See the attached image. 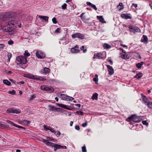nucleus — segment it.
<instances>
[{"label": "nucleus", "instance_id": "obj_26", "mask_svg": "<svg viewBox=\"0 0 152 152\" xmlns=\"http://www.w3.org/2000/svg\"><path fill=\"white\" fill-rule=\"evenodd\" d=\"M117 8L118 9L119 11H120L124 9V7L123 6V4L122 3H119V4L117 6Z\"/></svg>", "mask_w": 152, "mask_h": 152}, {"label": "nucleus", "instance_id": "obj_24", "mask_svg": "<svg viewBox=\"0 0 152 152\" xmlns=\"http://www.w3.org/2000/svg\"><path fill=\"white\" fill-rule=\"evenodd\" d=\"M22 124L24 125H27L30 123V121H27L26 120H23L21 122Z\"/></svg>", "mask_w": 152, "mask_h": 152}, {"label": "nucleus", "instance_id": "obj_60", "mask_svg": "<svg viewBox=\"0 0 152 152\" xmlns=\"http://www.w3.org/2000/svg\"><path fill=\"white\" fill-rule=\"evenodd\" d=\"M24 83V82L23 81H21L18 84H20V85L23 84Z\"/></svg>", "mask_w": 152, "mask_h": 152}, {"label": "nucleus", "instance_id": "obj_3", "mask_svg": "<svg viewBox=\"0 0 152 152\" xmlns=\"http://www.w3.org/2000/svg\"><path fill=\"white\" fill-rule=\"evenodd\" d=\"M16 60L21 64H26L27 62L26 58L23 56H19L16 57Z\"/></svg>", "mask_w": 152, "mask_h": 152}, {"label": "nucleus", "instance_id": "obj_49", "mask_svg": "<svg viewBox=\"0 0 152 152\" xmlns=\"http://www.w3.org/2000/svg\"><path fill=\"white\" fill-rule=\"evenodd\" d=\"M8 43L10 45H12L13 43V42L12 40H10L8 41Z\"/></svg>", "mask_w": 152, "mask_h": 152}, {"label": "nucleus", "instance_id": "obj_16", "mask_svg": "<svg viewBox=\"0 0 152 152\" xmlns=\"http://www.w3.org/2000/svg\"><path fill=\"white\" fill-rule=\"evenodd\" d=\"M6 121L9 124H11L12 125L15 126H16L18 128H22V129H24V127H22V126H19V125H17L16 124H15L13 122H12L11 121H10L9 120H6Z\"/></svg>", "mask_w": 152, "mask_h": 152}, {"label": "nucleus", "instance_id": "obj_57", "mask_svg": "<svg viewBox=\"0 0 152 152\" xmlns=\"http://www.w3.org/2000/svg\"><path fill=\"white\" fill-rule=\"evenodd\" d=\"M86 4L90 6H91V5L92 4H91L89 2H87Z\"/></svg>", "mask_w": 152, "mask_h": 152}, {"label": "nucleus", "instance_id": "obj_55", "mask_svg": "<svg viewBox=\"0 0 152 152\" xmlns=\"http://www.w3.org/2000/svg\"><path fill=\"white\" fill-rule=\"evenodd\" d=\"M51 132H53L55 134L56 133V132L54 130V129L52 128H51V129H50V131Z\"/></svg>", "mask_w": 152, "mask_h": 152}, {"label": "nucleus", "instance_id": "obj_11", "mask_svg": "<svg viewBox=\"0 0 152 152\" xmlns=\"http://www.w3.org/2000/svg\"><path fill=\"white\" fill-rule=\"evenodd\" d=\"M54 151H56L57 149H66V147L65 146H61L57 144H55L54 146Z\"/></svg>", "mask_w": 152, "mask_h": 152}, {"label": "nucleus", "instance_id": "obj_17", "mask_svg": "<svg viewBox=\"0 0 152 152\" xmlns=\"http://www.w3.org/2000/svg\"><path fill=\"white\" fill-rule=\"evenodd\" d=\"M50 142L54 141V139L53 137H48L46 138V139H43V142Z\"/></svg>", "mask_w": 152, "mask_h": 152}, {"label": "nucleus", "instance_id": "obj_53", "mask_svg": "<svg viewBox=\"0 0 152 152\" xmlns=\"http://www.w3.org/2000/svg\"><path fill=\"white\" fill-rule=\"evenodd\" d=\"M87 125V122H85L82 124V126L83 127H86Z\"/></svg>", "mask_w": 152, "mask_h": 152}, {"label": "nucleus", "instance_id": "obj_1", "mask_svg": "<svg viewBox=\"0 0 152 152\" xmlns=\"http://www.w3.org/2000/svg\"><path fill=\"white\" fill-rule=\"evenodd\" d=\"M3 30L4 32H7L10 35L15 34L16 33L15 30L12 27H10L7 26V27H4Z\"/></svg>", "mask_w": 152, "mask_h": 152}, {"label": "nucleus", "instance_id": "obj_23", "mask_svg": "<svg viewBox=\"0 0 152 152\" xmlns=\"http://www.w3.org/2000/svg\"><path fill=\"white\" fill-rule=\"evenodd\" d=\"M142 96L144 102L145 103H147L148 104L149 102L148 100L146 97L145 96H144L143 94H142Z\"/></svg>", "mask_w": 152, "mask_h": 152}, {"label": "nucleus", "instance_id": "obj_50", "mask_svg": "<svg viewBox=\"0 0 152 152\" xmlns=\"http://www.w3.org/2000/svg\"><path fill=\"white\" fill-rule=\"evenodd\" d=\"M98 78H96L94 77L93 79V80L96 83H97L98 82Z\"/></svg>", "mask_w": 152, "mask_h": 152}, {"label": "nucleus", "instance_id": "obj_10", "mask_svg": "<svg viewBox=\"0 0 152 152\" xmlns=\"http://www.w3.org/2000/svg\"><path fill=\"white\" fill-rule=\"evenodd\" d=\"M97 58L99 59H104L105 57H104L102 53H98L96 54H94L93 57L94 59Z\"/></svg>", "mask_w": 152, "mask_h": 152}, {"label": "nucleus", "instance_id": "obj_27", "mask_svg": "<svg viewBox=\"0 0 152 152\" xmlns=\"http://www.w3.org/2000/svg\"><path fill=\"white\" fill-rule=\"evenodd\" d=\"M148 41V38L146 36L143 35L141 39V41L142 42H146Z\"/></svg>", "mask_w": 152, "mask_h": 152}, {"label": "nucleus", "instance_id": "obj_18", "mask_svg": "<svg viewBox=\"0 0 152 152\" xmlns=\"http://www.w3.org/2000/svg\"><path fill=\"white\" fill-rule=\"evenodd\" d=\"M121 17L125 19H128L131 18V17L129 14H123L121 15Z\"/></svg>", "mask_w": 152, "mask_h": 152}, {"label": "nucleus", "instance_id": "obj_33", "mask_svg": "<svg viewBox=\"0 0 152 152\" xmlns=\"http://www.w3.org/2000/svg\"><path fill=\"white\" fill-rule=\"evenodd\" d=\"M57 105L59 107L64 108L66 109H68V108H67L66 106V105H64L62 104H59L58 103H57Z\"/></svg>", "mask_w": 152, "mask_h": 152}, {"label": "nucleus", "instance_id": "obj_2", "mask_svg": "<svg viewBox=\"0 0 152 152\" xmlns=\"http://www.w3.org/2000/svg\"><path fill=\"white\" fill-rule=\"evenodd\" d=\"M140 118L135 115H133L131 117L128 118L126 120L128 121L131 122L133 121L134 122H137L140 121Z\"/></svg>", "mask_w": 152, "mask_h": 152}, {"label": "nucleus", "instance_id": "obj_51", "mask_svg": "<svg viewBox=\"0 0 152 152\" xmlns=\"http://www.w3.org/2000/svg\"><path fill=\"white\" fill-rule=\"evenodd\" d=\"M91 7L94 9L95 10H97V8L96 7L95 5L92 4L91 6Z\"/></svg>", "mask_w": 152, "mask_h": 152}, {"label": "nucleus", "instance_id": "obj_12", "mask_svg": "<svg viewBox=\"0 0 152 152\" xmlns=\"http://www.w3.org/2000/svg\"><path fill=\"white\" fill-rule=\"evenodd\" d=\"M49 109L50 110L55 111V112H59L60 108H59L56 107L55 106L53 105H49L48 106Z\"/></svg>", "mask_w": 152, "mask_h": 152}, {"label": "nucleus", "instance_id": "obj_31", "mask_svg": "<svg viewBox=\"0 0 152 152\" xmlns=\"http://www.w3.org/2000/svg\"><path fill=\"white\" fill-rule=\"evenodd\" d=\"M3 82L4 84L7 86H10V82L7 80H3Z\"/></svg>", "mask_w": 152, "mask_h": 152}, {"label": "nucleus", "instance_id": "obj_43", "mask_svg": "<svg viewBox=\"0 0 152 152\" xmlns=\"http://www.w3.org/2000/svg\"><path fill=\"white\" fill-rule=\"evenodd\" d=\"M82 151L83 152H86L87 151L86 147L85 146L82 147Z\"/></svg>", "mask_w": 152, "mask_h": 152}, {"label": "nucleus", "instance_id": "obj_58", "mask_svg": "<svg viewBox=\"0 0 152 152\" xmlns=\"http://www.w3.org/2000/svg\"><path fill=\"white\" fill-rule=\"evenodd\" d=\"M44 129L45 131L48 130V128L46 127L45 125L44 126Z\"/></svg>", "mask_w": 152, "mask_h": 152}, {"label": "nucleus", "instance_id": "obj_63", "mask_svg": "<svg viewBox=\"0 0 152 152\" xmlns=\"http://www.w3.org/2000/svg\"><path fill=\"white\" fill-rule=\"evenodd\" d=\"M75 105L79 108L80 107V104H75Z\"/></svg>", "mask_w": 152, "mask_h": 152}, {"label": "nucleus", "instance_id": "obj_35", "mask_svg": "<svg viewBox=\"0 0 152 152\" xmlns=\"http://www.w3.org/2000/svg\"><path fill=\"white\" fill-rule=\"evenodd\" d=\"M142 75V73H139L137 74L135 76V77L137 79H139L141 77Z\"/></svg>", "mask_w": 152, "mask_h": 152}, {"label": "nucleus", "instance_id": "obj_30", "mask_svg": "<svg viewBox=\"0 0 152 152\" xmlns=\"http://www.w3.org/2000/svg\"><path fill=\"white\" fill-rule=\"evenodd\" d=\"M15 22L14 21H10L7 22V25H9V26L11 25H14Z\"/></svg>", "mask_w": 152, "mask_h": 152}, {"label": "nucleus", "instance_id": "obj_5", "mask_svg": "<svg viewBox=\"0 0 152 152\" xmlns=\"http://www.w3.org/2000/svg\"><path fill=\"white\" fill-rule=\"evenodd\" d=\"M128 28L129 30L131 32H132L134 34L136 32H140V29L137 27L134 26L130 25L128 26Z\"/></svg>", "mask_w": 152, "mask_h": 152}, {"label": "nucleus", "instance_id": "obj_47", "mask_svg": "<svg viewBox=\"0 0 152 152\" xmlns=\"http://www.w3.org/2000/svg\"><path fill=\"white\" fill-rule=\"evenodd\" d=\"M142 123L143 124L146 125V126H148V124L145 121H142Z\"/></svg>", "mask_w": 152, "mask_h": 152}, {"label": "nucleus", "instance_id": "obj_21", "mask_svg": "<svg viewBox=\"0 0 152 152\" xmlns=\"http://www.w3.org/2000/svg\"><path fill=\"white\" fill-rule=\"evenodd\" d=\"M97 18L99 20L100 22L102 23H106L102 16H97Z\"/></svg>", "mask_w": 152, "mask_h": 152}, {"label": "nucleus", "instance_id": "obj_7", "mask_svg": "<svg viewBox=\"0 0 152 152\" xmlns=\"http://www.w3.org/2000/svg\"><path fill=\"white\" fill-rule=\"evenodd\" d=\"M36 54V56L38 58L42 59L45 57L44 53L41 51H37Z\"/></svg>", "mask_w": 152, "mask_h": 152}, {"label": "nucleus", "instance_id": "obj_54", "mask_svg": "<svg viewBox=\"0 0 152 152\" xmlns=\"http://www.w3.org/2000/svg\"><path fill=\"white\" fill-rule=\"evenodd\" d=\"M75 129L77 130H79L80 129V128L78 125H76L75 127Z\"/></svg>", "mask_w": 152, "mask_h": 152}, {"label": "nucleus", "instance_id": "obj_22", "mask_svg": "<svg viewBox=\"0 0 152 152\" xmlns=\"http://www.w3.org/2000/svg\"><path fill=\"white\" fill-rule=\"evenodd\" d=\"M50 70L48 68L45 67L42 71L43 73L46 74L49 73L50 72Z\"/></svg>", "mask_w": 152, "mask_h": 152}, {"label": "nucleus", "instance_id": "obj_29", "mask_svg": "<svg viewBox=\"0 0 152 152\" xmlns=\"http://www.w3.org/2000/svg\"><path fill=\"white\" fill-rule=\"evenodd\" d=\"M103 47L104 49H110L111 48V46L110 45L107 43H104L103 45Z\"/></svg>", "mask_w": 152, "mask_h": 152}, {"label": "nucleus", "instance_id": "obj_20", "mask_svg": "<svg viewBox=\"0 0 152 152\" xmlns=\"http://www.w3.org/2000/svg\"><path fill=\"white\" fill-rule=\"evenodd\" d=\"M0 127L1 128H8L9 126L6 123L0 121Z\"/></svg>", "mask_w": 152, "mask_h": 152}, {"label": "nucleus", "instance_id": "obj_36", "mask_svg": "<svg viewBox=\"0 0 152 152\" xmlns=\"http://www.w3.org/2000/svg\"><path fill=\"white\" fill-rule=\"evenodd\" d=\"M36 80H38L40 81H44L46 80V79L43 77H37V79Z\"/></svg>", "mask_w": 152, "mask_h": 152}, {"label": "nucleus", "instance_id": "obj_25", "mask_svg": "<svg viewBox=\"0 0 152 152\" xmlns=\"http://www.w3.org/2000/svg\"><path fill=\"white\" fill-rule=\"evenodd\" d=\"M45 143V144H46V145L48 146H50V147H54V145L55 144L54 143L52 142H47H47H44Z\"/></svg>", "mask_w": 152, "mask_h": 152}, {"label": "nucleus", "instance_id": "obj_14", "mask_svg": "<svg viewBox=\"0 0 152 152\" xmlns=\"http://www.w3.org/2000/svg\"><path fill=\"white\" fill-rule=\"evenodd\" d=\"M107 67L108 68L109 73L110 75H112L114 73V69L112 66L109 65H107Z\"/></svg>", "mask_w": 152, "mask_h": 152}, {"label": "nucleus", "instance_id": "obj_37", "mask_svg": "<svg viewBox=\"0 0 152 152\" xmlns=\"http://www.w3.org/2000/svg\"><path fill=\"white\" fill-rule=\"evenodd\" d=\"M125 56V53L123 51H122V53L120 54L121 57L122 58H124Z\"/></svg>", "mask_w": 152, "mask_h": 152}, {"label": "nucleus", "instance_id": "obj_34", "mask_svg": "<svg viewBox=\"0 0 152 152\" xmlns=\"http://www.w3.org/2000/svg\"><path fill=\"white\" fill-rule=\"evenodd\" d=\"M24 56H25V57H28L30 56V54L28 52V51L27 50H26L25 51V53H24Z\"/></svg>", "mask_w": 152, "mask_h": 152}, {"label": "nucleus", "instance_id": "obj_19", "mask_svg": "<svg viewBox=\"0 0 152 152\" xmlns=\"http://www.w3.org/2000/svg\"><path fill=\"white\" fill-rule=\"evenodd\" d=\"M39 17L41 20L42 21H45V22L47 21L48 19V17L46 16H43L41 15H39Z\"/></svg>", "mask_w": 152, "mask_h": 152}, {"label": "nucleus", "instance_id": "obj_40", "mask_svg": "<svg viewBox=\"0 0 152 152\" xmlns=\"http://www.w3.org/2000/svg\"><path fill=\"white\" fill-rule=\"evenodd\" d=\"M9 94H11L12 95H15V91L14 90H12V91H9L8 92Z\"/></svg>", "mask_w": 152, "mask_h": 152}, {"label": "nucleus", "instance_id": "obj_15", "mask_svg": "<svg viewBox=\"0 0 152 152\" xmlns=\"http://www.w3.org/2000/svg\"><path fill=\"white\" fill-rule=\"evenodd\" d=\"M79 47L78 45H76L75 47L71 49V51L72 53H77L80 50L78 49Z\"/></svg>", "mask_w": 152, "mask_h": 152}, {"label": "nucleus", "instance_id": "obj_13", "mask_svg": "<svg viewBox=\"0 0 152 152\" xmlns=\"http://www.w3.org/2000/svg\"><path fill=\"white\" fill-rule=\"evenodd\" d=\"M25 77L29 78L32 79L34 80H37V76L34 75L30 74H26L25 75Z\"/></svg>", "mask_w": 152, "mask_h": 152}, {"label": "nucleus", "instance_id": "obj_62", "mask_svg": "<svg viewBox=\"0 0 152 152\" xmlns=\"http://www.w3.org/2000/svg\"><path fill=\"white\" fill-rule=\"evenodd\" d=\"M10 80L13 83H15V81L14 80H13V79H10Z\"/></svg>", "mask_w": 152, "mask_h": 152}, {"label": "nucleus", "instance_id": "obj_56", "mask_svg": "<svg viewBox=\"0 0 152 152\" xmlns=\"http://www.w3.org/2000/svg\"><path fill=\"white\" fill-rule=\"evenodd\" d=\"M129 56L128 55H127L126 56H125V57L124 58V59H129Z\"/></svg>", "mask_w": 152, "mask_h": 152}, {"label": "nucleus", "instance_id": "obj_59", "mask_svg": "<svg viewBox=\"0 0 152 152\" xmlns=\"http://www.w3.org/2000/svg\"><path fill=\"white\" fill-rule=\"evenodd\" d=\"M57 133L56 134V135H58V136H59L61 134V133L59 131H57Z\"/></svg>", "mask_w": 152, "mask_h": 152}, {"label": "nucleus", "instance_id": "obj_8", "mask_svg": "<svg viewBox=\"0 0 152 152\" xmlns=\"http://www.w3.org/2000/svg\"><path fill=\"white\" fill-rule=\"evenodd\" d=\"M72 37L73 38H78L81 39H84V36L82 34L79 33H75L72 35Z\"/></svg>", "mask_w": 152, "mask_h": 152}, {"label": "nucleus", "instance_id": "obj_45", "mask_svg": "<svg viewBox=\"0 0 152 152\" xmlns=\"http://www.w3.org/2000/svg\"><path fill=\"white\" fill-rule=\"evenodd\" d=\"M76 113L79 115H82L83 114V113L81 111H77L76 112Z\"/></svg>", "mask_w": 152, "mask_h": 152}, {"label": "nucleus", "instance_id": "obj_6", "mask_svg": "<svg viewBox=\"0 0 152 152\" xmlns=\"http://www.w3.org/2000/svg\"><path fill=\"white\" fill-rule=\"evenodd\" d=\"M21 112V110L18 109H15L13 108H10L7 110V113H14L16 114H19Z\"/></svg>", "mask_w": 152, "mask_h": 152}, {"label": "nucleus", "instance_id": "obj_41", "mask_svg": "<svg viewBox=\"0 0 152 152\" xmlns=\"http://www.w3.org/2000/svg\"><path fill=\"white\" fill-rule=\"evenodd\" d=\"M35 98V96L34 95H32L29 98V100L31 101L33 100Z\"/></svg>", "mask_w": 152, "mask_h": 152}, {"label": "nucleus", "instance_id": "obj_4", "mask_svg": "<svg viewBox=\"0 0 152 152\" xmlns=\"http://www.w3.org/2000/svg\"><path fill=\"white\" fill-rule=\"evenodd\" d=\"M40 88L42 90L48 91L50 93L53 92L54 91V89L52 87L48 86L47 85L42 86Z\"/></svg>", "mask_w": 152, "mask_h": 152}, {"label": "nucleus", "instance_id": "obj_52", "mask_svg": "<svg viewBox=\"0 0 152 152\" xmlns=\"http://www.w3.org/2000/svg\"><path fill=\"white\" fill-rule=\"evenodd\" d=\"M12 54L10 53H8L7 54V57L8 58H11L12 57Z\"/></svg>", "mask_w": 152, "mask_h": 152}, {"label": "nucleus", "instance_id": "obj_46", "mask_svg": "<svg viewBox=\"0 0 152 152\" xmlns=\"http://www.w3.org/2000/svg\"><path fill=\"white\" fill-rule=\"evenodd\" d=\"M61 29L59 28H58L55 31V32L56 33H59L61 32Z\"/></svg>", "mask_w": 152, "mask_h": 152}, {"label": "nucleus", "instance_id": "obj_64", "mask_svg": "<svg viewBox=\"0 0 152 152\" xmlns=\"http://www.w3.org/2000/svg\"><path fill=\"white\" fill-rule=\"evenodd\" d=\"M132 6H134V7L135 8L137 7V4H132Z\"/></svg>", "mask_w": 152, "mask_h": 152}, {"label": "nucleus", "instance_id": "obj_44", "mask_svg": "<svg viewBox=\"0 0 152 152\" xmlns=\"http://www.w3.org/2000/svg\"><path fill=\"white\" fill-rule=\"evenodd\" d=\"M66 4L65 3L62 6V8L63 9H65L66 8Z\"/></svg>", "mask_w": 152, "mask_h": 152}, {"label": "nucleus", "instance_id": "obj_32", "mask_svg": "<svg viewBox=\"0 0 152 152\" xmlns=\"http://www.w3.org/2000/svg\"><path fill=\"white\" fill-rule=\"evenodd\" d=\"M143 62H141L138 63L136 64L137 67L139 69L142 66L143 64Z\"/></svg>", "mask_w": 152, "mask_h": 152}, {"label": "nucleus", "instance_id": "obj_38", "mask_svg": "<svg viewBox=\"0 0 152 152\" xmlns=\"http://www.w3.org/2000/svg\"><path fill=\"white\" fill-rule=\"evenodd\" d=\"M147 105L148 107L152 109V102H149Z\"/></svg>", "mask_w": 152, "mask_h": 152}, {"label": "nucleus", "instance_id": "obj_61", "mask_svg": "<svg viewBox=\"0 0 152 152\" xmlns=\"http://www.w3.org/2000/svg\"><path fill=\"white\" fill-rule=\"evenodd\" d=\"M108 61L110 62L111 64H113V61L111 59L108 60Z\"/></svg>", "mask_w": 152, "mask_h": 152}, {"label": "nucleus", "instance_id": "obj_28", "mask_svg": "<svg viewBox=\"0 0 152 152\" xmlns=\"http://www.w3.org/2000/svg\"><path fill=\"white\" fill-rule=\"evenodd\" d=\"M98 94L97 93H95L93 95L91 98L93 100H97L98 98Z\"/></svg>", "mask_w": 152, "mask_h": 152}, {"label": "nucleus", "instance_id": "obj_39", "mask_svg": "<svg viewBox=\"0 0 152 152\" xmlns=\"http://www.w3.org/2000/svg\"><path fill=\"white\" fill-rule=\"evenodd\" d=\"M84 47L83 46H82L80 48L81 50H83V53H86L87 51V49H83Z\"/></svg>", "mask_w": 152, "mask_h": 152}, {"label": "nucleus", "instance_id": "obj_48", "mask_svg": "<svg viewBox=\"0 0 152 152\" xmlns=\"http://www.w3.org/2000/svg\"><path fill=\"white\" fill-rule=\"evenodd\" d=\"M4 47V44H0V50L3 49Z\"/></svg>", "mask_w": 152, "mask_h": 152}, {"label": "nucleus", "instance_id": "obj_42", "mask_svg": "<svg viewBox=\"0 0 152 152\" xmlns=\"http://www.w3.org/2000/svg\"><path fill=\"white\" fill-rule=\"evenodd\" d=\"M52 21L54 23L56 24L57 23L56 21V18H53L52 19Z\"/></svg>", "mask_w": 152, "mask_h": 152}, {"label": "nucleus", "instance_id": "obj_9", "mask_svg": "<svg viewBox=\"0 0 152 152\" xmlns=\"http://www.w3.org/2000/svg\"><path fill=\"white\" fill-rule=\"evenodd\" d=\"M61 98L63 100H66L67 101H72L74 99L73 97L66 96L64 94L61 95Z\"/></svg>", "mask_w": 152, "mask_h": 152}]
</instances>
